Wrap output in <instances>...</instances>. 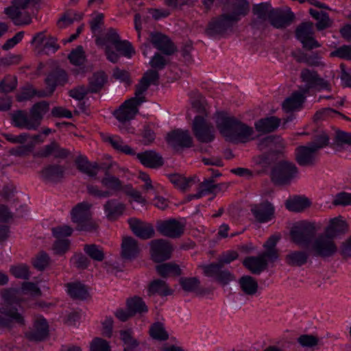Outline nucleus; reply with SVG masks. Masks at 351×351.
<instances>
[{
	"label": "nucleus",
	"mask_w": 351,
	"mask_h": 351,
	"mask_svg": "<svg viewBox=\"0 0 351 351\" xmlns=\"http://www.w3.org/2000/svg\"><path fill=\"white\" fill-rule=\"evenodd\" d=\"M348 226L341 217L330 219L328 226L326 228L324 233L335 239L340 234L347 231Z\"/></svg>",
	"instance_id": "obj_31"
},
{
	"label": "nucleus",
	"mask_w": 351,
	"mask_h": 351,
	"mask_svg": "<svg viewBox=\"0 0 351 351\" xmlns=\"http://www.w3.org/2000/svg\"><path fill=\"white\" fill-rule=\"evenodd\" d=\"M169 178L171 183L182 191L187 190L195 183V178H186L179 174L171 175Z\"/></svg>",
	"instance_id": "obj_42"
},
{
	"label": "nucleus",
	"mask_w": 351,
	"mask_h": 351,
	"mask_svg": "<svg viewBox=\"0 0 351 351\" xmlns=\"http://www.w3.org/2000/svg\"><path fill=\"white\" fill-rule=\"evenodd\" d=\"M48 335V325L45 319H38L34 328L26 333V337L31 341H42Z\"/></svg>",
	"instance_id": "obj_24"
},
{
	"label": "nucleus",
	"mask_w": 351,
	"mask_h": 351,
	"mask_svg": "<svg viewBox=\"0 0 351 351\" xmlns=\"http://www.w3.org/2000/svg\"><path fill=\"white\" fill-rule=\"evenodd\" d=\"M107 81V77L104 72L98 71L89 78L88 88L90 93L99 91Z\"/></svg>",
	"instance_id": "obj_41"
},
{
	"label": "nucleus",
	"mask_w": 351,
	"mask_h": 351,
	"mask_svg": "<svg viewBox=\"0 0 351 351\" xmlns=\"http://www.w3.org/2000/svg\"><path fill=\"white\" fill-rule=\"evenodd\" d=\"M238 23H208L206 34L211 37H221L237 32Z\"/></svg>",
	"instance_id": "obj_19"
},
{
	"label": "nucleus",
	"mask_w": 351,
	"mask_h": 351,
	"mask_svg": "<svg viewBox=\"0 0 351 351\" xmlns=\"http://www.w3.org/2000/svg\"><path fill=\"white\" fill-rule=\"evenodd\" d=\"M195 136L202 143H210L215 138L214 129L203 117L196 116L192 124Z\"/></svg>",
	"instance_id": "obj_8"
},
{
	"label": "nucleus",
	"mask_w": 351,
	"mask_h": 351,
	"mask_svg": "<svg viewBox=\"0 0 351 351\" xmlns=\"http://www.w3.org/2000/svg\"><path fill=\"white\" fill-rule=\"evenodd\" d=\"M149 245L151 256L155 262H162L171 258L173 247L169 241L155 239L150 242Z\"/></svg>",
	"instance_id": "obj_11"
},
{
	"label": "nucleus",
	"mask_w": 351,
	"mask_h": 351,
	"mask_svg": "<svg viewBox=\"0 0 351 351\" xmlns=\"http://www.w3.org/2000/svg\"><path fill=\"white\" fill-rule=\"evenodd\" d=\"M223 265L212 263L203 267L205 276L213 278L215 280L222 285H228L234 278V275L228 270L224 269Z\"/></svg>",
	"instance_id": "obj_12"
},
{
	"label": "nucleus",
	"mask_w": 351,
	"mask_h": 351,
	"mask_svg": "<svg viewBox=\"0 0 351 351\" xmlns=\"http://www.w3.org/2000/svg\"><path fill=\"white\" fill-rule=\"evenodd\" d=\"M36 95L39 97L49 96V93L45 91H36L32 86H27L23 88L16 95V99L19 101H25L31 99Z\"/></svg>",
	"instance_id": "obj_44"
},
{
	"label": "nucleus",
	"mask_w": 351,
	"mask_h": 351,
	"mask_svg": "<svg viewBox=\"0 0 351 351\" xmlns=\"http://www.w3.org/2000/svg\"><path fill=\"white\" fill-rule=\"evenodd\" d=\"M167 60L159 53H156L149 62L150 66L155 69L161 70L167 65Z\"/></svg>",
	"instance_id": "obj_64"
},
{
	"label": "nucleus",
	"mask_w": 351,
	"mask_h": 351,
	"mask_svg": "<svg viewBox=\"0 0 351 351\" xmlns=\"http://www.w3.org/2000/svg\"><path fill=\"white\" fill-rule=\"evenodd\" d=\"M214 193L213 180L209 179L202 182L199 186L198 191L195 194L189 195L187 197L188 200L193 199H199L208 194Z\"/></svg>",
	"instance_id": "obj_45"
},
{
	"label": "nucleus",
	"mask_w": 351,
	"mask_h": 351,
	"mask_svg": "<svg viewBox=\"0 0 351 351\" xmlns=\"http://www.w3.org/2000/svg\"><path fill=\"white\" fill-rule=\"evenodd\" d=\"M149 39L154 47L165 55L171 56L176 51V47L171 39L159 32H151Z\"/></svg>",
	"instance_id": "obj_15"
},
{
	"label": "nucleus",
	"mask_w": 351,
	"mask_h": 351,
	"mask_svg": "<svg viewBox=\"0 0 351 351\" xmlns=\"http://www.w3.org/2000/svg\"><path fill=\"white\" fill-rule=\"evenodd\" d=\"M149 334L154 339L162 341L168 339V334L165 330L163 324L159 322L152 325L149 328Z\"/></svg>",
	"instance_id": "obj_51"
},
{
	"label": "nucleus",
	"mask_w": 351,
	"mask_h": 351,
	"mask_svg": "<svg viewBox=\"0 0 351 351\" xmlns=\"http://www.w3.org/2000/svg\"><path fill=\"white\" fill-rule=\"evenodd\" d=\"M298 175V169L291 162L282 160L272 169L271 178L272 181L279 185L287 184Z\"/></svg>",
	"instance_id": "obj_7"
},
{
	"label": "nucleus",
	"mask_w": 351,
	"mask_h": 351,
	"mask_svg": "<svg viewBox=\"0 0 351 351\" xmlns=\"http://www.w3.org/2000/svg\"><path fill=\"white\" fill-rule=\"evenodd\" d=\"M180 282L182 289L188 292L196 291L199 285V280L195 277L181 278Z\"/></svg>",
	"instance_id": "obj_56"
},
{
	"label": "nucleus",
	"mask_w": 351,
	"mask_h": 351,
	"mask_svg": "<svg viewBox=\"0 0 351 351\" xmlns=\"http://www.w3.org/2000/svg\"><path fill=\"white\" fill-rule=\"evenodd\" d=\"M17 85L16 79L14 77H7L0 84V89L2 93H10L14 90Z\"/></svg>",
	"instance_id": "obj_61"
},
{
	"label": "nucleus",
	"mask_w": 351,
	"mask_h": 351,
	"mask_svg": "<svg viewBox=\"0 0 351 351\" xmlns=\"http://www.w3.org/2000/svg\"><path fill=\"white\" fill-rule=\"evenodd\" d=\"M104 210L108 219L115 220L123 215L125 206L117 199H111L104 204Z\"/></svg>",
	"instance_id": "obj_23"
},
{
	"label": "nucleus",
	"mask_w": 351,
	"mask_h": 351,
	"mask_svg": "<svg viewBox=\"0 0 351 351\" xmlns=\"http://www.w3.org/2000/svg\"><path fill=\"white\" fill-rule=\"evenodd\" d=\"M90 204L83 202L72 209L71 219L77 225L79 230L91 231L96 228L95 223L90 218Z\"/></svg>",
	"instance_id": "obj_6"
},
{
	"label": "nucleus",
	"mask_w": 351,
	"mask_h": 351,
	"mask_svg": "<svg viewBox=\"0 0 351 351\" xmlns=\"http://www.w3.org/2000/svg\"><path fill=\"white\" fill-rule=\"evenodd\" d=\"M298 342L305 348H313L319 343V339L310 335H303L298 337Z\"/></svg>",
	"instance_id": "obj_60"
},
{
	"label": "nucleus",
	"mask_w": 351,
	"mask_h": 351,
	"mask_svg": "<svg viewBox=\"0 0 351 351\" xmlns=\"http://www.w3.org/2000/svg\"><path fill=\"white\" fill-rule=\"evenodd\" d=\"M12 124L18 128L27 130H36L30 115L28 116L25 110H19L10 114Z\"/></svg>",
	"instance_id": "obj_22"
},
{
	"label": "nucleus",
	"mask_w": 351,
	"mask_h": 351,
	"mask_svg": "<svg viewBox=\"0 0 351 351\" xmlns=\"http://www.w3.org/2000/svg\"><path fill=\"white\" fill-rule=\"evenodd\" d=\"M304 94L305 93L302 90L300 92L293 93L283 102V109L287 112L293 111L298 109L304 101Z\"/></svg>",
	"instance_id": "obj_35"
},
{
	"label": "nucleus",
	"mask_w": 351,
	"mask_h": 351,
	"mask_svg": "<svg viewBox=\"0 0 351 351\" xmlns=\"http://www.w3.org/2000/svg\"><path fill=\"white\" fill-rule=\"evenodd\" d=\"M66 292L74 299L84 300L88 296L86 287L79 282H71L66 285Z\"/></svg>",
	"instance_id": "obj_37"
},
{
	"label": "nucleus",
	"mask_w": 351,
	"mask_h": 351,
	"mask_svg": "<svg viewBox=\"0 0 351 351\" xmlns=\"http://www.w3.org/2000/svg\"><path fill=\"white\" fill-rule=\"evenodd\" d=\"M275 9L272 8L271 4L268 2H263L256 4L252 8L254 15L261 20H273Z\"/></svg>",
	"instance_id": "obj_40"
},
{
	"label": "nucleus",
	"mask_w": 351,
	"mask_h": 351,
	"mask_svg": "<svg viewBox=\"0 0 351 351\" xmlns=\"http://www.w3.org/2000/svg\"><path fill=\"white\" fill-rule=\"evenodd\" d=\"M70 62L74 65H81L85 61V55L82 46L77 47L69 55Z\"/></svg>",
	"instance_id": "obj_54"
},
{
	"label": "nucleus",
	"mask_w": 351,
	"mask_h": 351,
	"mask_svg": "<svg viewBox=\"0 0 351 351\" xmlns=\"http://www.w3.org/2000/svg\"><path fill=\"white\" fill-rule=\"evenodd\" d=\"M128 223L132 231L142 239H149L154 237V229L151 223L141 221L136 218H131Z\"/></svg>",
	"instance_id": "obj_20"
},
{
	"label": "nucleus",
	"mask_w": 351,
	"mask_h": 351,
	"mask_svg": "<svg viewBox=\"0 0 351 351\" xmlns=\"http://www.w3.org/2000/svg\"><path fill=\"white\" fill-rule=\"evenodd\" d=\"M83 14L74 10L66 11L58 22H77L83 20Z\"/></svg>",
	"instance_id": "obj_58"
},
{
	"label": "nucleus",
	"mask_w": 351,
	"mask_h": 351,
	"mask_svg": "<svg viewBox=\"0 0 351 351\" xmlns=\"http://www.w3.org/2000/svg\"><path fill=\"white\" fill-rule=\"evenodd\" d=\"M127 306L130 313H141L147 311V308L143 300L138 297H134L128 300Z\"/></svg>",
	"instance_id": "obj_49"
},
{
	"label": "nucleus",
	"mask_w": 351,
	"mask_h": 351,
	"mask_svg": "<svg viewBox=\"0 0 351 351\" xmlns=\"http://www.w3.org/2000/svg\"><path fill=\"white\" fill-rule=\"evenodd\" d=\"M251 211L255 219L261 222L265 223L270 221L274 214V208L269 202H265L252 207Z\"/></svg>",
	"instance_id": "obj_21"
},
{
	"label": "nucleus",
	"mask_w": 351,
	"mask_h": 351,
	"mask_svg": "<svg viewBox=\"0 0 351 351\" xmlns=\"http://www.w3.org/2000/svg\"><path fill=\"white\" fill-rule=\"evenodd\" d=\"M308 251L313 256L326 258L335 256L338 247L334 239L324 232L311 241Z\"/></svg>",
	"instance_id": "obj_5"
},
{
	"label": "nucleus",
	"mask_w": 351,
	"mask_h": 351,
	"mask_svg": "<svg viewBox=\"0 0 351 351\" xmlns=\"http://www.w3.org/2000/svg\"><path fill=\"white\" fill-rule=\"evenodd\" d=\"M335 206H350L351 205V193L341 192L337 193L332 202Z\"/></svg>",
	"instance_id": "obj_63"
},
{
	"label": "nucleus",
	"mask_w": 351,
	"mask_h": 351,
	"mask_svg": "<svg viewBox=\"0 0 351 351\" xmlns=\"http://www.w3.org/2000/svg\"><path fill=\"white\" fill-rule=\"evenodd\" d=\"M249 12V3L246 0H229V3L223 14V22H234L241 20Z\"/></svg>",
	"instance_id": "obj_10"
},
{
	"label": "nucleus",
	"mask_w": 351,
	"mask_h": 351,
	"mask_svg": "<svg viewBox=\"0 0 351 351\" xmlns=\"http://www.w3.org/2000/svg\"><path fill=\"white\" fill-rule=\"evenodd\" d=\"M329 138L325 132L317 135L314 141L306 145L300 146L295 149V160L302 167H312L315 165L319 150L328 145Z\"/></svg>",
	"instance_id": "obj_4"
},
{
	"label": "nucleus",
	"mask_w": 351,
	"mask_h": 351,
	"mask_svg": "<svg viewBox=\"0 0 351 351\" xmlns=\"http://www.w3.org/2000/svg\"><path fill=\"white\" fill-rule=\"evenodd\" d=\"M311 205L310 200L302 196L290 197L285 202L286 208L293 212H302Z\"/></svg>",
	"instance_id": "obj_33"
},
{
	"label": "nucleus",
	"mask_w": 351,
	"mask_h": 351,
	"mask_svg": "<svg viewBox=\"0 0 351 351\" xmlns=\"http://www.w3.org/2000/svg\"><path fill=\"white\" fill-rule=\"evenodd\" d=\"M158 79V73L157 71L154 70L147 71L139 83L136 86L134 97L131 99L137 102V104H142L145 101V93L152 84H155Z\"/></svg>",
	"instance_id": "obj_13"
},
{
	"label": "nucleus",
	"mask_w": 351,
	"mask_h": 351,
	"mask_svg": "<svg viewBox=\"0 0 351 351\" xmlns=\"http://www.w3.org/2000/svg\"><path fill=\"white\" fill-rule=\"evenodd\" d=\"M102 185L110 190L117 191L121 189V181L116 177L106 173L105 177L101 180Z\"/></svg>",
	"instance_id": "obj_52"
},
{
	"label": "nucleus",
	"mask_w": 351,
	"mask_h": 351,
	"mask_svg": "<svg viewBox=\"0 0 351 351\" xmlns=\"http://www.w3.org/2000/svg\"><path fill=\"white\" fill-rule=\"evenodd\" d=\"M215 123L219 132L227 141L246 143L253 139V128L227 113L217 112Z\"/></svg>",
	"instance_id": "obj_3"
},
{
	"label": "nucleus",
	"mask_w": 351,
	"mask_h": 351,
	"mask_svg": "<svg viewBox=\"0 0 351 351\" xmlns=\"http://www.w3.org/2000/svg\"><path fill=\"white\" fill-rule=\"evenodd\" d=\"M90 351H110L108 343L101 338H95L90 346Z\"/></svg>",
	"instance_id": "obj_62"
},
{
	"label": "nucleus",
	"mask_w": 351,
	"mask_h": 351,
	"mask_svg": "<svg viewBox=\"0 0 351 351\" xmlns=\"http://www.w3.org/2000/svg\"><path fill=\"white\" fill-rule=\"evenodd\" d=\"M75 164L79 171L90 177L95 176L99 169L97 163L90 162L84 156H79L75 160Z\"/></svg>",
	"instance_id": "obj_32"
},
{
	"label": "nucleus",
	"mask_w": 351,
	"mask_h": 351,
	"mask_svg": "<svg viewBox=\"0 0 351 351\" xmlns=\"http://www.w3.org/2000/svg\"><path fill=\"white\" fill-rule=\"evenodd\" d=\"M167 141L173 147H190L193 145V138L188 130H176L167 136Z\"/></svg>",
	"instance_id": "obj_18"
},
{
	"label": "nucleus",
	"mask_w": 351,
	"mask_h": 351,
	"mask_svg": "<svg viewBox=\"0 0 351 351\" xmlns=\"http://www.w3.org/2000/svg\"><path fill=\"white\" fill-rule=\"evenodd\" d=\"M40 176L47 182H56L64 176V168L60 165H49L44 168Z\"/></svg>",
	"instance_id": "obj_29"
},
{
	"label": "nucleus",
	"mask_w": 351,
	"mask_h": 351,
	"mask_svg": "<svg viewBox=\"0 0 351 351\" xmlns=\"http://www.w3.org/2000/svg\"><path fill=\"white\" fill-rule=\"evenodd\" d=\"M171 293L172 290L169 288L165 281L162 280H154L148 288L149 295L158 294L165 296Z\"/></svg>",
	"instance_id": "obj_43"
},
{
	"label": "nucleus",
	"mask_w": 351,
	"mask_h": 351,
	"mask_svg": "<svg viewBox=\"0 0 351 351\" xmlns=\"http://www.w3.org/2000/svg\"><path fill=\"white\" fill-rule=\"evenodd\" d=\"M156 269L158 274L162 277L180 274V269L178 265L171 263L158 265Z\"/></svg>",
	"instance_id": "obj_48"
},
{
	"label": "nucleus",
	"mask_w": 351,
	"mask_h": 351,
	"mask_svg": "<svg viewBox=\"0 0 351 351\" xmlns=\"http://www.w3.org/2000/svg\"><path fill=\"white\" fill-rule=\"evenodd\" d=\"M311 255L309 251H291L286 256V262L291 266L300 267L306 264Z\"/></svg>",
	"instance_id": "obj_36"
},
{
	"label": "nucleus",
	"mask_w": 351,
	"mask_h": 351,
	"mask_svg": "<svg viewBox=\"0 0 351 351\" xmlns=\"http://www.w3.org/2000/svg\"><path fill=\"white\" fill-rule=\"evenodd\" d=\"M136 158L144 166L149 168H158L162 165V157L154 151H145L136 154Z\"/></svg>",
	"instance_id": "obj_26"
},
{
	"label": "nucleus",
	"mask_w": 351,
	"mask_h": 351,
	"mask_svg": "<svg viewBox=\"0 0 351 351\" xmlns=\"http://www.w3.org/2000/svg\"><path fill=\"white\" fill-rule=\"evenodd\" d=\"M317 77L318 75L315 71L308 69L303 70L301 72V78L302 81L306 83V86L305 88L302 90L306 93L309 88H313V86H315Z\"/></svg>",
	"instance_id": "obj_50"
},
{
	"label": "nucleus",
	"mask_w": 351,
	"mask_h": 351,
	"mask_svg": "<svg viewBox=\"0 0 351 351\" xmlns=\"http://www.w3.org/2000/svg\"><path fill=\"white\" fill-rule=\"evenodd\" d=\"M292 240L301 246H306L308 249L311 241L314 238V232L309 224H302L294 227L291 230Z\"/></svg>",
	"instance_id": "obj_16"
},
{
	"label": "nucleus",
	"mask_w": 351,
	"mask_h": 351,
	"mask_svg": "<svg viewBox=\"0 0 351 351\" xmlns=\"http://www.w3.org/2000/svg\"><path fill=\"white\" fill-rule=\"evenodd\" d=\"M280 120L275 117L261 119L254 124L256 130L262 133L274 131L280 125Z\"/></svg>",
	"instance_id": "obj_34"
},
{
	"label": "nucleus",
	"mask_w": 351,
	"mask_h": 351,
	"mask_svg": "<svg viewBox=\"0 0 351 351\" xmlns=\"http://www.w3.org/2000/svg\"><path fill=\"white\" fill-rule=\"evenodd\" d=\"M185 226L184 221L170 219L158 223L157 230L164 237L178 239L184 234Z\"/></svg>",
	"instance_id": "obj_9"
},
{
	"label": "nucleus",
	"mask_w": 351,
	"mask_h": 351,
	"mask_svg": "<svg viewBox=\"0 0 351 351\" xmlns=\"http://www.w3.org/2000/svg\"><path fill=\"white\" fill-rule=\"evenodd\" d=\"M1 135L10 143L13 144H23L29 138V134L26 132L20 134L19 135H14L10 133H2Z\"/></svg>",
	"instance_id": "obj_59"
},
{
	"label": "nucleus",
	"mask_w": 351,
	"mask_h": 351,
	"mask_svg": "<svg viewBox=\"0 0 351 351\" xmlns=\"http://www.w3.org/2000/svg\"><path fill=\"white\" fill-rule=\"evenodd\" d=\"M85 252L93 259L101 261L104 258V254L102 250L95 245H86L84 246Z\"/></svg>",
	"instance_id": "obj_55"
},
{
	"label": "nucleus",
	"mask_w": 351,
	"mask_h": 351,
	"mask_svg": "<svg viewBox=\"0 0 351 351\" xmlns=\"http://www.w3.org/2000/svg\"><path fill=\"white\" fill-rule=\"evenodd\" d=\"M40 294L38 286L30 282H23L21 289L5 290L2 296L4 304L0 307V326H8L10 323L24 324L23 311L19 304L22 295L36 296Z\"/></svg>",
	"instance_id": "obj_1"
},
{
	"label": "nucleus",
	"mask_w": 351,
	"mask_h": 351,
	"mask_svg": "<svg viewBox=\"0 0 351 351\" xmlns=\"http://www.w3.org/2000/svg\"><path fill=\"white\" fill-rule=\"evenodd\" d=\"M48 110L49 104L46 101L38 102L31 108L29 115L36 129L40 126L41 121Z\"/></svg>",
	"instance_id": "obj_30"
},
{
	"label": "nucleus",
	"mask_w": 351,
	"mask_h": 351,
	"mask_svg": "<svg viewBox=\"0 0 351 351\" xmlns=\"http://www.w3.org/2000/svg\"><path fill=\"white\" fill-rule=\"evenodd\" d=\"M121 339L125 345V348L134 349L138 346V341L132 337L130 330H121L120 332Z\"/></svg>",
	"instance_id": "obj_53"
},
{
	"label": "nucleus",
	"mask_w": 351,
	"mask_h": 351,
	"mask_svg": "<svg viewBox=\"0 0 351 351\" xmlns=\"http://www.w3.org/2000/svg\"><path fill=\"white\" fill-rule=\"evenodd\" d=\"M244 266L254 274H259L267 267V260L261 254L258 256H250L243 261Z\"/></svg>",
	"instance_id": "obj_27"
},
{
	"label": "nucleus",
	"mask_w": 351,
	"mask_h": 351,
	"mask_svg": "<svg viewBox=\"0 0 351 351\" xmlns=\"http://www.w3.org/2000/svg\"><path fill=\"white\" fill-rule=\"evenodd\" d=\"M10 273L17 278L28 279L29 277V268L26 265H17L12 266Z\"/></svg>",
	"instance_id": "obj_57"
},
{
	"label": "nucleus",
	"mask_w": 351,
	"mask_h": 351,
	"mask_svg": "<svg viewBox=\"0 0 351 351\" xmlns=\"http://www.w3.org/2000/svg\"><path fill=\"white\" fill-rule=\"evenodd\" d=\"M238 283L242 291L246 295H254L258 291V282L250 276H242L239 278Z\"/></svg>",
	"instance_id": "obj_39"
},
{
	"label": "nucleus",
	"mask_w": 351,
	"mask_h": 351,
	"mask_svg": "<svg viewBox=\"0 0 351 351\" xmlns=\"http://www.w3.org/2000/svg\"><path fill=\"white\" fill-rule=\"evenodd\" d=\"M313 23H302L295 30V36L307 49H312L320 47L319 43L313 37Z\"/></svg>",
	"instance_id": "obj_14"
},
{
	"label": "nucleus",
	"mask_w": 351,
	"mask_h": 351,
	"mask_svg": "<svg viewBox=\"0 0 351 351\" xmlns=\"http://www.w3.org/2000/svg\"><path fill=\"white\" fill-rule=\"evenodd\" d=\"M67 80L66 73L63 70H58L50 73L46 78V84L49 88L48 92L50 95L58 84H64Z\"/></svg>",
	"instance_id": "obj_38"
},
{
	"label": "nucleus",
	"mask_w": 351,
	"mask_h": 351,
	"mask_svg": "<svg viewBox=\"0 0 351 351\" xmlns=\"http://www.w3.org/2000/svg\"><path fill=\"white\" fill-rule=\"evenodd\" d=\"M273 13V20H280L281 22H292L295 20V14L289 7L276 8Z\"/></svg>",
	"instance_id": "obj_47"
},
{
	"label": "nucleus",
	"mask_w": 351,
	"mask_h": 351,
	"mask_svg": "<svg viewBox=\"0 0 351 351\" xmlns=\"http://www.w3.org/2000/svg\"><path fill=\"white\" fill-rule=\"evenodd\" d=\"M103 24L91 23L90 28L96 37L97 45L104 49L107 59L111 62L116 63L119 58V55L111 49L110 45H113L123 56L131 58L135 53L131 44L126 40H122L116 29H106Z\"/></svg>",
	"instance_id": "obj_2"
},
{
	"label": "nucleus",
	"mask_w": 351,
	"mask_h": 351,
	"mask_svg": "<svg viewBox=\"0 0 351 351\" xmlns=\"http://www.w3.org/2000/svg\"><path fill=\"white\" fill-rule=\"evenodd\" d=\"M29 3V0H16L12 5L6 8L5 14L11 19L14 20L21 14V9L24 8Z\"/></svg>",
	"instance_id": "obj_46"
},
{
	"label": "nucleus",
	"mask_w": 351,
	"mask_h": 351,
	"mask_svg": "<svg viewBox=\"0 0 351 351\" xmlns=\"http://www.w3.org/2000/svg\"><path fill=\"white\" fill-rule=\"evenodd\" d=\"M140 248L137 241L130 237H124L121 244V255L124 258L132 259L139 253Z\"/></svg>",
	"instance_id": "obj_28"
},
{
	"label": "nucleus",
	"mask_w": 351,
	"mask_h": 351,
	"mask_svg": "<svg viewBox=\"0 0 351 351\" xmlns=\"http://www.w3.org/2000/svg\"><path fill=\"white\" fill-rule=\"evenodd\" d=\"M102 140L109 144L117 152L128 154L135 155L134 151L118 136L111 134H102Z\"/></svg>",
	"instance_id": "obj_25"
},
{
	"label": "nucleus",
	"mask_w": 351,
	"mask_h": 351,
	"mask_svg": "<svg viewBox=\"0 0 351 351\" xmlns=\"http://www.w3.org/2000/svg\"><path fill=\"white\" fill-rule=\"evenodd\" d=\"M141 104H137L134 99H129L126 100L120 107L114 112L116 119L121 123H125L133 119L138 112V107Z\"/></svg>",
	"instance_id": "obj_17"
}]
</instances>
